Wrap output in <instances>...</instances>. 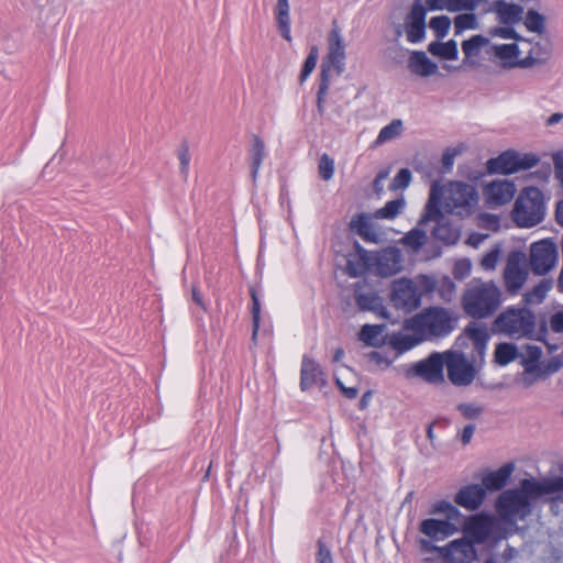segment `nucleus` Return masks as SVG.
I'll return each mask as SVG.
<instances>
[{"instance_id":"f257e3e1","label":"nucleus","mask_w":563,"mask_h":563,"mask_svg":"<svg viewBox=\"0 0 563 563\" xmlns=\"http://www.w3.org/2000/svg\"><path fill=\"white\" fill-rule=\"evenodd\" d=\"M543 496L539 479L525 478L518 488L504 490L496 500L495 508L511 536L517 531L518 520H526L532 511L530 498Z\"/></svg>"},{"instance_id":"f03ea898","label":"nucleus","mask_w":563,"mask_h":563,"mask_svg":"<svg viewBox=\"0 0 563 563\" xmlns=\"http://www.w3.org/2000/svg\"><path fill=\"white\" fill-rule=\"evenodd\" d=\"M459 316L443 307L423 309L408 321V327L424 340L450 335L456 328Z\"/></svg>"},{"instance_id":"7ed1b4c3","label":"nucleus","mask_w":563,"mask_h":563,"mask_svg":"<svg viewBox=\"0 0 563 563\" xmlns=\"http://www.w3.org/2000/svg\"><path fill=\"white\" fill-rule=\"evenodd\" d=\"M501 303V291L494 282L470 286L462 298L465 313L475 319L493 316Z\"/></svg>"},{"instance_id":"20e7f679","label":"nucleus","mask_w":563,"mask_h":563,"mask_svg":"<svg viewBox=\"0 0 563 563\" xmlns=\"http://www.w3.org/2000/svg\"><path fill=\"white\" fill-rule=\"evenodd\" d=\"M501 520L487 512H478L468 516L463 523L462 531L464 536L477 544H482L492 539L495 543L506 540L511 536Z\"/></svg>"},{"instance_id":"39448f33","label":"nucleus","mask_w":563,"mask_h":563,"mask_svg":"<svg viewBox=\"0 0 563 563\" xmlns=\"http://www.w3.org/2000/svg\"><path fill=\"white\" fill-rule=\"evenodd\" d=\"M545 205L543 192L538 187L525 188L516 199L512 219L520 228H532L543 221Z\"/></svg>"},{"instance_id":"423d86ee","label":"nucleus","mask_w":563,"mask_h":563,"mask_svg":"<svg viewBox=\"0 0 563 563\" xmlns=\"http://www.w3.org/2000/svg\"><path fill=\"white\" fill-rule=\"evenodd\" d=\"M534 325V316L529 309L509 307L495 319L493 329L509 338L520 339L531 335Z\"/></svg>"},{"instance_id":"0eeeda50","label":"nucleus","mask_w":563,"mask_h":563,"mask_svg":"<svg viewBox=\"0 0 563 563\" xmlns=\"http://www.w3.org/2000/svg\"><path fill=\"white\" fill-rule=\"evenodd\" d=\"M444 209L461 218L471 216L478 203V194L474 186L463 181H451L443 189Z\"/></svg>"},{"instance_id":"6e6552de","label":"nucleus","mask_w":563,"mask_h":563,"mask_svg":"<svg viewBox=\"0 0 563 563\" xmlns=\"http://www.w3.org/2000/svg\"><path fill=\"white\" fill-rule=\"evenodd\" d=\"M540 157L533 153L520 154L515 150H508L497 157L489 158L486 168L489 174L510 175L520 170H527L538 165Z\"/></svg>"},{"instance_id":"1a4fd4ad","label":"nucleus","mask_w":563,"mask_h":563,"mask_svg":"<svg viewBox=\"0 0 563 563\" xmlns=\"http://www.w3.org/2000/svg\"><path fill=\"white\" fill-rule=\"evenodd\" d=\"M444 353L433 352L428 357L412 363L405 372L407 378H420L429 384H440L444 380Z\"/></svg>"},{"instance_id":"9d476101","label":"nucleus","mask_w":563,"mask_h":563,"mask_svg":"<svg viewBox=\"0 0 563 563\" xmlns=\"http://www.w3.org/2000/svg\"><path fill=\"white\" fill-rule=\"evenodd\" d=\"M476 542L466 538L453 540L444 547L432 545L430 541L421 540V547L424 551L437 550L446 560L454 563H471L476 559Z\"/></svg>"},{"instance_id":"9b49d317","label":"nucleus","mask_w":563,"mask_h":563,"mask_svg":"<svg viewBox=\"0 0 563 563\" xmlns=\"http://www.w3.org/2000/svg\"><path fill=\"white\" fill-rule=\"evenodd\" d=\"M445 366L450 382L455 386H468L476 376V368L463 352L446 351Z\"/></svg>"},{"instance_id":"f8f14e48","label":"nucleus","mask_w":563,"mask_h":563,"mask_svg":"<svg viewBox=\"0 0 563 563\" xmlns=\"http://www.w3.org/2000/svg\"><path fill=\"white\" fill-rule=\"evenodd\" d=\"M390 300L396 309L409 313L420 306L421 294L411 279L401 278L393 283Z\"/></svg>"},{"instance_id":"ddd939ff","label":"nucleus","mask_w":563,"mask_h":563,"mask_svg":"<svg viewBox=\"0 0 563 563\" xmlns=\"http://www.w3.org/2000/svg\"><path fill=\"white\" fill-rule=\"evenodd\" d=\"M558 261V249L549 239L541 240L531 245L530 267L537 275L547 274Z\"/></svg>"},{"instance_id":"4468645a","label":"nucleus","mask_w":563,"mask_h":563,"mask_svg":"<svg viewBox=\"0 0 563 563\" xmlns=\"http://www.w3.org/2000/svg\"><path fill=\"white\" fill-rule=\"evenodd\" d=\"M401 253L396 247H386L372 254V266H375L376 274L382 277H390L401 269Z\"/></svg>"},{"instance_id":"2eb2a0df","label":"nucleus","mask_w":563,"mask_h":563,"mask_svg":"<svg viewBox=\"0 0 563 563\" xmlns=\"http://www.w3.org/2000/svg\"><path fill=\"white\" fill-rule=\"evenodd\" d=\"M328 43L329 52L322 65L325 64L329 70L332 67L336 75L340 76L345 65V44L339 27L335 26L330 31Z\"/></svg>"},{"instance_id":"dca6fc26","label":"nucleus","mask_w":563,"mask_h":563,"mask_svg":"<svg viewBox=\"0 0 563 563\" xmlns=\"http://www.w3.org/2000/svg\"><path fill=\"white\" fill-rule=\"evenodd\" d=\"M442 196L443 188L438 181H434L431 185L429 198L423 208V212L418 220L419 227H424L430 221H433L437 224L439 221L446 218L441 210Z\"/></svg>"},{"instance_id":"f3484780","label":"nucleus","mask_w":563,"mask_h":563,"mask_svg":"<svg viewBox=\"0 0 563 563\" xmlns=\"http://www.w3.org/2000/svg\"><path fill=\"white\" fill-rule=\"evenodd\" d=\"M484 194L486 201L490 206H504L512 200L516 194V187L512 181L509 180H495L488 184Z\"/></svg>"},{"instance_id":"a211bd4d","label":"nucleus","mask_w":563,"mask_h":563,"mask_svg":"<svg viewBox=\"0 0 563 563\" xmlns=\"http://www.w3.org/2000/svg\"><path fill=\"white\" fill-rule=\"evenodd\" d=\"M356 254L346 257L345 274L351 278H357L367 273L372 267V253L366 251L358 242L354 243Z\"/></svg>"},{"instance_id":"6ab92c4d","label":"nucleus","mask_w":563,"mask_h":563,"mask_svg":"<svg viewBox=\"0 0 563 563\" xmlns=\"http://www.w3.org/2000/svg\"><path fill=\"white\" fill-rule=\"evenodd\" d=\"M419 531L431 540L441 541L453 536L457 529L452 521L429 518L420 522Z\"/></svg>"},{"instance_id":"aec40b11","label":"nucleus","mask_w":563,"mask_h":563,"mask_svg":"<svg viewBox=\"0 0 563 563\" xmlns=\"http://www.w3.org/2000/svg\"><path fill=\"white\" fill-rule=\"evenodd\" d=\"M485 497V488L479 484H470L459 489L454 497V501L459 506L474 511L483 505Z\"/></svg>"},{"instance_id":"412c9836","label":"nucleus","mask_w":563,"mask_h":563,"mask_svg":"<svg viewBox=\"0 0 563 563\" xmlns=\"http://www.w3.org/2000/svg\"><path fill=\"white\" fill-rule=\"evenodd\" d=\"M325 384L321 366L312 358L303 355L300 368V389L309 390L313 386Z\"/></svg>"},{"instance_id":"4be33fe9","label":"nucleus","mask_w":563,"mask_h":563,"mask_svg":"<svg viewBox=\"0 0 563 563\" xmlns=\"http://www.w3.org/2000/svg\"><path fill=\"white\" fill-rule=\"evenodd\" d=\"M351 231L355 232L362 240L369 243H378L380 241L373 222L372 216L361 212L352 217L350 221Z\"/></svg>"},{"instance_id":"5701e85b","label":"nucleus","mask_w":563,"mask_h":563,"mask_svg":"<svg viewBox=\"0 0 563 563\" xmlns=\"http://www.w3.org/2000/svg\"><path fill=\"white\" fill-rule=\"evenodd\" d=\"M514 470V463H506L498 470L485 474L482 477L481 486L485 488V493L500 490L507 485Z\"/></svg>"},{"instance_id":"b1692460","label":"nucleus","mask_w":563,"mask_h":563,"mask_svg":"<svg viewBox=\"0 0 563 563\" xmlns=\"http://www.w3.org/2000/svg\"><path fill=\"white\" fill-rule=\"evenodd\" d=\"M484 0H426L424 7L428 11L459 12L463 10L473 11Z\"/></svg>"},{"instance_id":"393cba45","label":"nucleus","mask_w":563,"mask_h":563,"mask_svg":"<svg viewBox=\"0 0 563 563\" xmlns=\"http://www.w3.org/2000/svg\"><path fill=\"white\" fill-rule=\"evenodd\" d=\"M431 233L434 240L440 241L445 245H455L461 238L460 227L453 224L448 218L439 221Z\"/></svg>"},{"instance_id":"a878e982","label":"nucleus","mask_w":563,"mask_h":563,"mask_svg":"<svg viewBox=\"0 0 563 563\" xmlns=\"http://www.w3.org/2000/svg\"><path fill=\"white\" fill-rule=\"evenodd\" d=\"M494 11L497 13L498 21L505 25L518 23L522 19L523 8L520 4L507 3L504 0L494 2Z\"/></svg>"},{"instance_id":"bb28decb","label":"nucleus","mask_w":563,"mask_h":563,"mask_svg":"<svg viewBox=\"0 0 563 563\" xmlns=\"http://www.w3.org/2000/svg\"><path fill=\"white\" fill-rule=\"evenodd\" d=\"M408 68L418 76L429 77L437 73L438 65L424 52L415 51L409 56Z\"/></svg>"},{"instance_id":"cd10ccee","label":"nucleus","mask_w":563,"mask_h":563,"mask_svg":"<svg viewBox=\"0 0 563 563\" xmlns=\"http://www.w3.org/2000/svg\"><path fill=\"white\" fill-rule=\"evenodd\" d=\"M504 278L507 290L509 292H517L527 279V272L519 266V263L514 258H509L504 272Z\"/></svg>"},{"instance_id":"c85d7f7f","label":"nucleus","mask_w":563,"mask_h":563,"mask_svg":"<svg viewBox=\"0 0 563 563\" xmlns=\"http://www.w3.org/2000/svg\"><path fill=\"white\" fill-rule=\"evenodd\" d=\"M465 335L473 341L474 352L481 361L484 360L485 351L489 340V333L484 325L471 322L464 330Z\"/></svg>"},{"instance_id":"c756f323","label":"nucleus","mask_w":563,"mask_h":563,"mask_svg":"<svg viewBox=\"0 0 563 563\" xmlns=\"http://www.w3.org/2000/svg\"><path fill=\"white\" fill-rule=\"evenodd\" d=\"M277 30L287 42L291 41L290 34V5L289 0H277L274 9Z\"/></svg>"},{"instance_id":"7c9ffc66","label":"nucleus","mask_w":563,"mask_h":563,"mask_svg":"<svg viewBox=\"0 0 563 563\" xmlns=\"http://www.w3.org/2000/svg\"><path fill=\"white\" fill-rule=\"evenodd\" d=\"M428 240L427 232L422 227L417 225L400 239V244L412 253H418L427 244Z\"/></svg>"},{"instance_id":"2f4dec72","label":"nucleus","mask_w":563,"mask_h":563,"mask_svg":"<svg viewBox=\"0 0 563 563\" xmlns=\"http://www.w3.org/2000/svg\"><path fill=\"white\" fill-rule=\"evenodd\" d=\"M266 156L265 143L258 135H253L252 146L250 150L251 157V175L255 181L262 166V163Z\"/></svg>"},{"instance_id":"473e14b6","label":"nucleus","mask_w":563,"mask_h":563,"mask_svg":"<svg viewBox=\"0 0 563 563\" xmlns=\"http://www.w3.org/2000/svg\"><path fill=\"white\" fill-rule=\"evenodd\" d=\"M428 51L443 59L454 60L459 56L457 44L454 40H450L445 43L431 42L428 46Z\"/></svg>"},{"instance_id":"72a5a7b5","label":"nucleus","mask_w":563,"mask_h":563,"mask_svg":"<svg viewBox=\"0 0 563 563\" xmlns=\"http://www.w3.org/2000/svg\"><path fill=\"white\" fill-rule=\"evenodd\" d=\"M354 300L362 311H379L383 309L380 297L376 292H360L355 290Z\"/></svg>"},{"instance_id":"f704fd0d","label":"nucleus","mask_w":563,"mask_h":563,"mask_svg":"<svg viewBox=\"0 0 563 563\" xmlns=\"http://www.w3.org/2000/svg\"><path fill=\"white\" fill-rule=\"evenodd\" d=\"M386 329L385 324H364L360 331V340L369 346H379L383 342L382 334Z\"/></svg>"},{"instance_id":"c9c22d12","label":"nucleus","mask_w":563,"mask_h":563,"mask_svg":"<svg viewBox=\"0 0 563 563\" xmlns=\"http://www.w3.org/2000/svg\"><path fill=\"white\" fill-rule=\"evenodd\" d=\"M542 355V350L538 345H526L522 357V365L526 372L528 373H538L540 374L539 360Z\"/></svg>"},{"instance_id":"e433bc0d","label":"nucleus","mask_w":563,"mask_h":563,"mask_svg":"<svg viewBox=\"0 0 563 563\" xmlns=\"http://www.w3.org/2000/svg\"><path fill=\"white\" fill-rule=\"evenodd\" d=\"M424 339L419 335V338L411 335V334H404V333H394L390 336L389 343L399 353H405L411 349H413L416 345H418L420 342H422Z\"/></svg>"},{"instance_id":"4c0bfd02","label":"nucleus","mask_w":563,"mask_h":563,"mask_svg":"<svg viewBox=\"0 0 563 563\" xmlns=\"http://www.w3.org/2000/svg\"><path fill=\"white\" fill-rule=\"evenodd\" d=\"M330 87L329 68L325 64L321 65L320 80L317 91V111L320 115L324 113L325 97Z\"/></svg>"},{"instance_id":"58836bf2","label":"nucleus","mask_w":563,"mask_h":563,"mask_svg":"<svg viewBox=\"0 0 563 563\" xmlns=\"http://www.w3.org/2000/svg\"><path fill=\"white\" fill-rule=\"evenodd\" d=\"M551 288L552 282L550 279H542L530 291L525 294V301L529 305L541 303Z\"/></svg>"},{"instance_id":"ea45409f","label":"nucleus","mask_w":563,"mask_h":563,"mask_svg":"<svg viewBox=\"0 0 563 563\" xmlns=\"http://www.w3.org/2000/svg\"><path fill=\"white\" fill-rule=\"evenodd\" d=\"M518 349L512 343H499L495 349V361L505 366L518 357Z\"/></svg>"},{"instance_id":"a19ab883","label":"nucleus","mask_w":563,"mask_h":563,"mask_svg":"<svg viewBox=\"0 0 563 563\" xmlns=\"http://www.w3.org/2000/svg\"><path fill=\"white\" fill-rule=\"evenodd\" d=\"M404 207H405L404 198H397L394 200H389L385 203V206L383 208H379L375 211L374 217L377 219L393 220L401 212Z\"/></svg>"},{"instance_id":"79ce46f5","label":"nucleus","mask_w":563,"mask_h":563,"mask_svg":"<svg viewBox=\"0 0 563 563\" xmlns=\"http://www.w3.org/2000/svg\"><path fill=\"white\" fill-rule=\"evenodd\" d=\"M542 495L558 494L556 499L563 503V475L539 479Z\"/></svg>"},{"instance_id":"37998d69","label":"nucleus","mask_w":563,"mask_h":563,"mask_svg":"<svg viewBox=\"0 0 563 563\" xmlns=\"http://www.w3.org/2000/svg\"><path fill=\"white\" fill-rule=\"evenodd\" d=\"M488 43V40L483 35H473L471 38L464 41L462 43V51L465 55L464 63H467V59L473 56H477L483 46Z\"/></svg>"},{"instance_id":"c03bdc74","label":"nucleus","mask_w":563,"mask_h":563,"mask_svg":"<svg viewBox=\"0 0 563 563\" xmlns=\"http://www.w3.org/2000/svg\"><path fill=\"white\" fill-rule=\"evenodd\" d=\"M402 130V121L399 119L393 120L389 124L382 128L379 131L377 139L375 141L376 144H383L390 140L396 139L401 134Z\"/></svg>"},{"instance_id":"a18cd8bd","label":"nucleus","mask_w":563,"mask_h":563,"mask_svg":"<svg viewBox=\"0 0 563 563\" xmlns=\"http://www.w3.org/2000/svg\"><path fill=\"white\" fill-rule=\"evenodd\" d=\"M428 10L422 0H413L409 12L405 16V23L426 24Z\"/></svg>"},{"instance_id":"49530a36","label":"nucleus","mask_w":563,"mask_h":563,"mask_svg":"<svg viewBox=\"0 0 563 563\" xmlns=\"http://www.w3.org/2000/svg\"><path fill=\"white\" fill-rule=\"evenodd\" d=\"M431 515L444 514L449 521L457 520L461 517V511L448 500H440L432 505L430 509Z\"/></svg>"},{"instance_id":"de8ad7c7","label":"nucleus","mask_w":563,"mask_h":563,"mask_svg":"<svg viewBox=\"0 0 563 563\" xmlns=\"http://www.w3.org/2000/svg\"><path fill=\"white\" fill-rule=\"evenodd\" d=\"M494 53L495 55L505 60L504 65L515 62L520 53L519 46L516 43L510 44H499L494 46Z\"/></svg>"},{"instance_id":"09e8293b","label":"nucleus","mask_w":563,"mask_h":563,"mask_svg":"<svg viewBox=\"0 0 563 563\" xmlns=\"http://www.w3.org/2000/svg\"><path fill=\"white\" fill-rule=\"evenodd\" d=\"M544 16L538 11L530 9L526 13L525 25L530 32L541 34L544 32Z\"/></svg>"},{"instance_id":"8fccbe9b","label":"nucleus","mask_w":563,"mask_h":563,"mask_svg":"<svg viewBox=\"0 0 563 563\" xmlns=\"http://www.w3.org/2000/svg\"><path fill=\"white\" fill-rule=\"evenodd\" d=\"M251 298H252V341L255 343L260 330V321H261V302L260 298L254 288H251Z\"/></svg>"},{"instance_id":"3c124183","label":"nucleus","mask_w":563,"mask_h":563,"mask_svg":"<svg viewBox=\"0 0 563 563\" xmlns=\"http://www.w3.org/2000/svg\"><path fill=\"white\" fill-rule=\"evenodd\" d=\"M406 38L409 43H421L426 38V24L405 23Z\"/></svg>"},{"instance_id":"603ef678","label":"nucleus","mask_w":563,"mask_h":563,"mask_svg":"<svg viewBox=\"0 0 563 563\" xmlns=\"http://www.w3.org/2000/svg\"><path fill=\"white\" fill-rule=\"evenodd\" d=\"M177 157L179 159V172L184 180H187L189 175L190 152L187 141H183L177 150Z\"/></svg>"},{"instance_id":"864d4df0","label":"nucleus","mask_w":563,"mask_h":563,"mask_svg":"<svg viewBox=\"0 0 563 563\" xmlns=\"http://www.w3.org/2000/svg\"><path fill=\"white\" fill-rule=\"evenodd\" d=\"M429 26L433 30L437 38L441 40L449 33L451 20L446 15L433 16L429 22Z\"/></svg>"},{"instance_id":"5fc2aeb1","label":"nucleus","mask_w":563,"mask_h":563,"mask_svg":"<svg viewBox=\"0 0 563 563\" xmlns=\"http://www.w3.org/2000/svg\"><path fill=\"white\" fill-rule=\"evenodd\" d=\"M455 34H460L465 30H474L477 27V19L473 13H463L454 19Z\"/></svg>"},{"instance_id":"6e6d98bb","label":"nucleus","mask_w":563,"mask_h":563,"mask_svg":"<svg viewBox=\"0 0 563 563\" xmlns=\"http://www.w3.org/2000/svg\"><path fill=\"white\" fill-rule=\"evenodd\" d=\"M456 409L467 420H475L484 412L483 407L475 402H461L456 406Z\"/></svg>"},{"instance_id":"4d7b16f0","label":"nucleus","mask_w":563,"mask_h":563,"mask_svg":"<svg viewBox=\"0 0 563 563\" xmlns=\"http://www.w3.org/2000/svg\"><path fill=\"white\" fill-rule=\"evenodd\" d=\"M318 60V47L312 46L301 69L299 80L302 84L316 68Z\"/></svg>"},{"instance_id":"13d9d810","label":"nucleus","mask_w":563,"mask_h":563,"mask_svg":"<svg viewBox=\"0 0 563 563\" xmlns=\"http://www.w3.org/2000/svg\"><path fill=\"white\" fill-rule=\"evenodd\" d=\"M318 172L323 180H330L334 175V161L328 154H322L319 159Z\"/></svg>"},{"instance_id":"bf43d9fd","label":"nucleus","mask_w":563,"mask_h":563,"mask_svg":"<svg viewBox=\"0 0 563 563\" xmlns=\"http://www.w3.org/2000/svg\"><path fill=\"white\" fill-rule=\"evenodd\" d=\"M410 183L411 172L408 168H401L390 183L389 189L393 191L398 189H405L410 185Z\"/></svg>"},{"instance_id":"052dcab7","label":"nucleus","mask_w":563,"mask_h":563,"mask_svg":"<svg viewBox=\"0 0 563 563\" xmlns=\"http://www.w3.org/2000/svg\"><path fill=\"white\" fill-rule=\"evenodd\" d=\"M95 168H96V172L101 177H106V176L111 175V174H113L115 172V168L113 166L111 157L108 154L101 155L95 162Z\"/></svg>"},{"instance_id":"680f3d73","label":"nucleus","mask_w":563,"mask_h":563,"mask_svg":"<svg viewBox=\"0 0 563 563\" xmlns=\"http://www.w3.org/2000/svg\"><path fill=\"white\" fill-rule=\"evenodd\" d=\"M499 255H500V250L498 247H494L489 252H487L482 261H481V266L485 269V271H493L496 268V265L498 263V260H499Z\"/></svg>"},{"instance_id":"e2e57ef3","label":"nucleus","mask_w":563,"mask_h":563,"mask_svg":"<svg viewBox=\"0 0 563 563\" xmlns=\"http://www.w3.org/2000/svg\"><path fill=\"white\" fill-rule=\"evenodd\" d=\"M318 551L316 553L317 563H333L331 550L322 540L317 541Z\"/></svg>"},{"instance_id":"0e129e2a","label":"nucleus","mask_w":563,"mask_h":563,"mask_svg":"<svg viewBox=\"0 0 563 563\" xmlns=\"http://www.w3.org/2000/svg\"><path fill=\"white\" fill-rule=\"evenodd\" d=\"M490 34L493 36H499L501 38H510V40L519 38V35L517 34V32L510 26L495 27L490 31Z\"/></svg>"},{"instance_id":"69168bd1","label":"nucleus","mask_w":563,"mask_h":563,"mask_svg":"<svg viewBox=\"0 0 563 563\" xmlns=\"http://www.w3.org/2000/svg\"><path fill=\"white\" fill-rule=\"evenodd\" d=\"M470 271H471L470 262L467 260H461L455 263L453 273L456 278H463L470 274Z\"/></svg>"},{"instance_id":"338daca9","label":"nucleus","mask_w":563,"mask_h":563,"mask_svg":"<svg viewBox=\"0 0 563 563\" xmlns=\"http://www.w3.org/2000/svg\"><path fill=\"white\" fill-rule=\"evenodd\" d=\"M551 330L555 333H563V311L555 312L550 318Z\"/></svg>"},{"instance_id":"774afa93","label":"nucleus","mask_w":563,"mask_h":563,"mask_svg":"<svg viewBox=\"0 0 563 563\" xmlns=\"http://www.w3.org/2000/svg\"><path fill=\"white\" fill-rule=\"evenodd\" d=\"M475 432V424H466L457 434L463 445H467Z\"/></svg>"}]
</instances>
